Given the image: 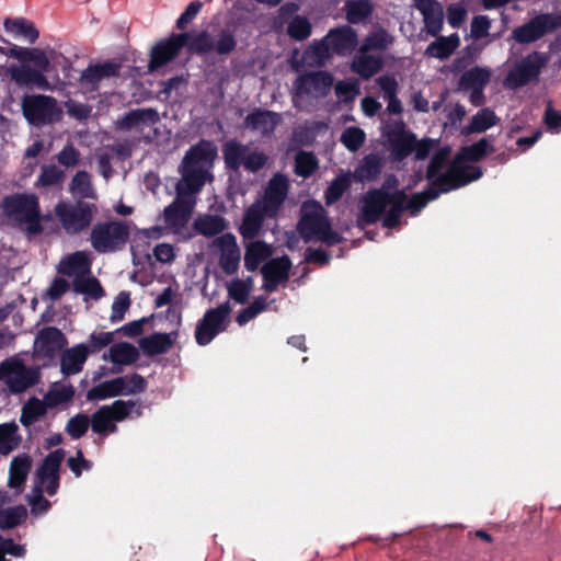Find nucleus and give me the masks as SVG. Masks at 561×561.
Wrapping results in <instances>:
<instances>
[{"label":"nucleus","instance_id":"nucleus-1","mask_svg":"<svg viewBox=\"0 0 561 561\" xmlns=\"http://www.w3.org/2000/svg\"><path fill=\"white\" fill-rule=\"evenodd\" d=\"M218 158V148L216 144L208 139H199L192 145L185 152L179 171L181 180L191 190L202 191L206 181L211 180L210 170L214 168Z\"/></svg>","mask_w":561,"mask_h":561},{"label":"nucleus","instance_id":"nucleus-2","mask_svg":"<svg viewBox=\"0 0 561 561\" xmlns=\"http://www.w3.org/2000/svg\"><path fill=\"white\" fill-rule=\"evenodd\" d=\"M494 147L489 144L486 138H481L477 142L465 146L456 153L447 171L438 176V182L443 184L450 183L455 190L479 180L483 172L480 167L463 164L465 162H479L488 153L493 152Z\"/></svg>","mask_w":561,"mask_h":561},{"label":"nucleus","instance_id":"nucleus-3","mask_svg":"<svg viewBox=\"0 0 561 561\" xmlns=\"http://www.w3.org/2000/svg\"><path fill=\"white\" fill-rule=\"evenodd\" d=\"M1 207L8 219L18 225H25L28 233H42V213L37 195L33 193H13L3 197Z\"/></svg>","mask_w":561,"mask_h":561},{"label":"nucleus","instance_id":"nucleus-4","mask_svg":"<svg viewBox=\"0 0 561 561\" xmlns=\"http://www.w3.org/2000/svg\"><path fill=\"white\" fill-rule=\"evenodd\" d=\"M548 62L549 55L547 53L534 50L510 69L504 84L510 89H518L533 82L536 83Z\"/></svg>","mask_w":561,"mask_h":561},{"label":"nucleus","instance_id":"nucleus-5","mask_svg":"<svg viewBox=\"0 0 561 561\" xmlns=\"http://www.w3.org/2000/svg\"><path fill=\"white\" fill-rule=\"evenodd\" d=\"M129 238V227L123 221L100 222L93 226L90 241L98 253L121 250Z\"/></svg>","mask_w":561,"mask_h":561},{"label":"nucleus","instance_id":"nucleus-6","mask_svg":"<svg viewBox=\"0 0 561 561\" xmlns=\"http://www.w3.org/2000/svg\"><path fill=\"white\" fill-rule=\"evenodd\" d=\"M21 105L25 119L33 126L53 124L61 117V110L56 99L49 95H25Z\"/></svg>","mask_w":561,"mask_h":561},{"label":"nucleus","instance_id":"nucleus-7","mask_svg":"<svg viewBox=\"0 0 561 561\" xmlns=\"http://www.w3.org/2000/svg\"><path fill=\"white\" fill-rule=\"evenodd\" d=\"M95 210L94 204L83 201L75 204L60 202L55 207V214L68 234H78L89 228Z\"/></svg>","mask_w":561,"mask_h":561},{"label":"nucleus","instance_id":"nucleus-8","mask_svg":"<svg viewBox=\"0 0 561 561\" xmlns=\"http://www.w3.org/2000/svg\"><path fill=\"white\" fill-rule=\"evenodd\" d=\"M175 191V198L163 210V219L168 228L180 230L188 222L195 206L194 195L201 191L191 190L181 182L176 183Z\"/></svg>","mask_w":561,"mask_h":561},{"label":"nucleus","instance_id":"nucleus-9","mask_svg":"<svg viewBox=\"0 0 561 561\" xmlns=\"http://www.w3.org/2000/svg\"><path fill=\"white\" fill-rule=\"evenodd\" d=\"M188 51L197 55L217 53L220 56H228L237 47V39L229 28H221L215 39L207 31H201L187 41Z\"/></svg>","mask_w":561,"mask_h":561},{"label":"nucleus","instance_id":"nucleus-10","mask_svg":"<svg viewBox=\"0 0 561 561\" xmlns=\"http://www.w3.org/2000/svg\"><path fill=\"white\" fill-rule=\"evenodd\" d=\"M561 27V14L540 13L515 27L512 38L518 44H530Z\"/></svg>","mask_w":561,"mask_h":561},{"label":"nucleus","instance_id":"nucleus-11","mask_svg":"<svg viewBox=\"0 0 561 561\" xmlns=\"http://www.w3.org/2000/svg\"><path fill=\"white\" fill-rule=\"evenodd\" d=\"M382 136L394 161H402L414 151L416 135L407 128L402 118L388 123L382 130Z\"/></svg>","mask_w":561,"mask_h":561},{"label":"nucleus","instance_id":"nucleus-12","mask_svg":"<svg viewBox=\"0 0 561 561\" xmlns=\"http://www.w3.org/2000/svg\"><path fill=\"white\" fill-rule=\"evenodd\" d=\"M333 82V75L325 70L302 73L294 82V99L304 95L324 99L329 95Z\"/></svg>","mask_w":561,"mask_h":561},{"label":"nucleus","instance_id":"nucleus-13","mask_svg":"<svg viewBox=\"0 0 561 561\" xmlns=\"http://www.w3.org/2000/svg\"><path fill=\"white\" fill-rule=\"evenodd\" d=\"M231 307L228 301L216 308L207 310L196 325V343L201 346L209 344L219 332L225 330L222 324L229 317Z\"/></svg>","mask_w":561,"mask_h":561},{"label":"nucleus","instance_id":"nucleus-14","mask_svg":"<svg viewBox=\"0 0 561 561\" xmlns=\"http://www.w3.org/2000/svg\"><path fill=\"white\" fill-rule=\"evenodd\" d=\"M190 38L191 34L184 32L159 41L150 51L149 69L157 70L176 58Z\"/></svg>","mask_w":561,"mask_h":561},{"label":"nucleus","instance_id":"nucleus-15","mask_svg":"<svg viewBox=\"0 0 561 561\" xmlns=\"http://www.w3.org/2000/svg\"><path fill=\"white\" fill-rule=\"evenodd\" d=\"M49 71L43 70L41 67H32L30 64H13L7 68L5 75L18 87L46 91L50 89V84L45 76Z\"/></svg>","mask_w":561,"mask_h":561},{"label":"nucleus","instance_id":"nucleus-16","mask_svg":"<svg viewBox=\"0 0 561 561\" xmlns=\"http://www.w3.org/2000/svg\"><path fill=\"white\" fill-rule=\"evenodd\" d=\"M330 222L325 209L318 202L302 206V214L297 224L300 237L306 241L313 240Z\"/></svg>","mask_w":561,"mask_h":561},{"label":"nucleus","instance_id":"nucleus-17","mask_svg":"<svg viewBox=\"0 0 561 561\" xmlns=\"http://www.w3.org/2000/svg\"><path fill=\"white\" fill-rule=\"evenodd\" d=\"M392 201L393 192H383L377 188L369 190L364 197L358 216V226L365 227L376 224Z\"/></svg>","mask_w":561,"mask_h":561},{"label":"nucleus","instance_id":"nucleus-18","mask_svg":"<svg viewBox=\"0 0 561 561\" xmlns=\"http://www.w3.org/2000/svg\"><path fill=\"white\" fill-rule=\"evenodd\" d=\"M1 368L5 370L7 386L14 393H22L28 388L38 383L41 375L37 368L28 367L23 363H16L9 367L7 363L1 364Z\"/></svg>","mask_w":561,"mask_h":561},{"label":"nucleus","instance_id":"nucleus-19","mask_svg":"<svg viewBox=\"0 0 561 561\" xmlns=\"http://www.w3.org/2000/svg\"><path fill=\"white\" fill-rule=\"evenodd\" d=\"M276 214L266 208L261 201H255L244 211L241 226L239 228L240 234L244 239H254L261 231L264 219L273 218Z\"/></svg>","mask_w":561,"mask_h":561},{"label":"nucleus","instance_id":"nucleus-20","mask_svg":"<svg viewBox=\"0 0 561 561\" xmlns=\"http://www.w3.org/2000/svg\"><path fill=\"white\" fill-rule=\"evenodd\" d=\"M213 245L220 250L219 265L227 275H232L238 271L240 263V249L236 237L228 232L217 237Z\"/></svg>","mask_w":561,"mask_h":561},{"label":"nucleus","instance_id":"nucleus-21","mask_svg":"<svg viewBox=\"0 0 561 561\" xmlns=\"http://www.w3.org/2000/svg\"><path fill=\"white\" fill-rule=\"evenodd\" d=\"M67 344L64 333L56 327L43 328L35 339L37 354L47 359H54Z\"/></svg>","mask_w":561,"mask_h":561},{"label":"nucleus","instance_id":"nucleus-22","mask_svg":"<svg viewBox=\"0 0 561 561\" xmlns=\"http://www.w3.org/2000/svg\"><path fill=\"white\" fill-rule=\"evenodd\" d=\"M334 55L345 56L352 53L358 44L356 31L350 25H341L329 30L324 36Z\"/></svg>","mask_w":561,"mask_h":561},{"label":"nucleus","instance_id":"nucleus-23","mask_svg":"<svg viewBox=\"0 0 561 561\" xmlns=\"http://www.w3.org/2000/svg\"><path fill=\"white\" fill-rule=\"evenodd\" d=\"M413 5L422 14L426 32L437 36L444 26V8L437 0H413Z\"/></svg>","mask_w":561,"mask_h":561},{"label":"nucleus","instance_id":"nucleus-24","mask_svg":"<svg viewBox=\"0 0 561 561\" xmlns=\"http://www.w3.org/2000/svg\"><path fill=\"white\" fill-rule=\"evenodd\" d=\"M121 64L105 61L103 64L90 65L80 77V83L89 91H96L103 79L119 76Z\"/></svg>","mask_w":561,"mask_h":561},{"label":"nucleus","instance_id":"nucleus-25","mask_svg":"<svg viewBox=\"0 0 561 561\" xmlns=\"http://www.w3.org/2000/svg\"><path fill=\"white\" fill-rule=\"evenodd\" d=\"M454 186L450 183L443 184L438 182V178L432 181V185L423 192L413 194L410 198L407 196L404 203L405 210H409L411 215L419 214L430 202L435 201L440 194L454 191Z\"/></svg>","mask_w":561,"mask_h":561},{"label":"nucleus","instance_id":"nucleus-26","mask_svg":"<svg viewBox=\"0 0 561 561\" xmlns=\"http://www.w3.org/2000/svg\"><path fill=\"white\" fill-rule=\"evenodd\" d=\"M280 122L282 116L279 113L262 108H254L244 118L245 127L254 131H260L263 136L274 134Z\"/></svg>","mask_w":561,"mask_h":561},{"label":"nucleus","instance_id":"nucleus-27","mask_svg":"<svg viewBox=\"0 0 561 561\" xmlns=\"http://www.w3.org/2000/svg\"><path fill=\"white\" fill-rule=\"evenodd\" d=\"M0 55L16 58L21 64L32 62L43 70H50V61L46 53L39 48L20 47L16 45H11L10 48L0 46Z\"/></svg>","mask_w":561,"mask_h":561},{"label":"nucleus","instance_id":"nucleus-28","mask_svg":"<svg viewBox=\"0 0 561 561\" xmlns=\"http://www.w3.org/2000/svg\"><path fill=\"white\" fill-rule=\"evenodd\" d=\"M160 122V115L156 108H135L125 113L117 122L121 130H130L139 126H150Z\"/></svg>","mask_w":561,"mask_h":561},{"label":"nucleus","instance_id":"nucleus-29","mask_svg":"<svg viewBox=\"0 0 561 561\" xmlns=\"http://www.w3.org/2000/svg\"><path fill=\"white\" fill-rule=\"evenodd\" d=\"M288 193V181L283 175L273 176L268 185L265 190L263 197L260 199L266 208L272 213L279 211L282 205L284 204L286 196Z\"/></svg>","mask_w":561,"mask_h":561},{"label":"nucleus","instance_id":"nucleus-30","mask_svg":"<svg viewBox=\"0 0 561 561\" xmlns=\"http://www.w3.org/2000/svg\"><path fill=\"white\" fill-rule=\"evenodd\" d=\"M89 356L88 345L80 343L64 351L60 357V370L65 376L79 374Z\"/></svg>","mask_w":561,"mask_h":561},{"label":"nucleus","instance_id":"nucleus-31","mask_svg":"<svg viewBox=\"0 0 561 561\" xmlns=\"http://www.w3.org/2000/svg\"><path fill=\"white\" fill-rule=\"evenodd\" d=\"M249 147L237 139H230L222 146V158L225 167L230 171H239L244 165Z\"/></svg>","mask_w":561,"mask_h":561},{"label":"nucleus","instance_id":"nucleus-32","mask_svg":"<svg viewBox=\"0 0 561 561\" xmlns=\"http://www.w3.org/2000/svg\"><path fill=\"white\" fill-rule=\"evenodd\" d=\"M435 37L436 41L428 44V46L425 49V55L427 57H433L442 60L446 59L450 57L460 45V38L457 33H454L449 36H442L438 34Z\"/></svg>","mask_w":561,"mask_h":561},{"label":"nucleus","instance_id":"nucleus-33","mask_svg":"<svg viewBox=\"0 0 561 561\" xmlns=\"http://www.w3.org/2000/svg\"><path fill=\"white\" fill-rule=\"evenodd\" d=\"M173 344L172 333H152L139 341L140 348L148 356L164 354Z\"/></svg>","mask_w":561,"mask_h":561},{"label":"nucleus","instance_id":"nucleus-34","mask_svg":"<svg viewBox=\"0 0 561 561\" xmlns=\"http://www.w3.org/2000/svg\"><path fill=\"white\" fill-rule=\"evenodd\" d=\"M91 262L87 254L81 251H77L72 254L64 257L58 264V272L67 276H81L90 273Z\"/></svg>","mask_w":561,"mask_h":561},{"label":"nucleus","instance_id":"nucleus-35","mask_svg":"<svg viewBox=\"0 0 561 561\" xmlns=\"http://www.w3.org/2000/svg\"><path fill=\"white\" fill-rule=\"evenodd\" d=\"M382 160L377 153L365 156L354 171V178L358 182L375 181L381 173Z\"/></svg>","mask_w":561,"mask_h":561},{"label":"nucleus","instance_id":"nucleus-36","mask_svg":"<svg viewBox=\"0 0 561 561\" xmlns=\"http://www.w3.org/2000/svg\"><path fill=\"white\" fill-rule=\"evenodd\" d=\"M229 224L219 215H204L194 220V229L202 236L210 238L224 232Z\"/></svg>","mask_w":561,"mask_h":561},{"label":"nucleus","instance_id":"nucleus-37","mask_svg":"<svg viewBox=\"0 0 561 561\" xmlns=\"http://www.w3.org/2000/svg\"><path fill=\"white\" fill-rule=\"evenodd\" d=\"M371 0H347L344 5L345 18L351 24L366 22L374 12Z\"/></svg>","mask_w":561,"mask_h":561},{"label":"nucleus","instance_id":"nucleus-38","mask_svg":"<svg viewBox=\"0 0 561 561\" xmlns=\"http://www.w3.org/2000/svg\"><path fill=\"white\" fill-rule=\"evenodd\" d=\"M65 454L62 448H58L44 458L36 473L41 484L46 483L47 478H60L59 471Z\"/></svg>","mask_w":561,"mask_h":561},{"label":"nucleus","instance_id":"nucleus-39","mask_svg":"<svg viewBox=\"0 0 561 561\" xmlns=\"http://www.w3.org/2000/svg\"><path fill=\"white\" fill-rule=\"evenodd\" d=\"M500 122L494 111L489 107H483L477 112L471 118V122L463 127L462 134L468 136L476 133H483L489 128L495 126Z\"/></svg>","mask_w":561,"mask_h":561},{"label":"nucleus","instance_id":"nucleus-40","mask_svg":"<svg viewBox=\"0 0 561 561\" xmlns=\"http://www.w3.org/2000/svg\"><path fill=\"white\" fill-rule=\"evenodd\" d=\"M383 67V60L380 56L362 53L352 64V70L362 79H369L378 73Z\"/></svg>","mask_w":561,"mask_h":561},{"label":"nucleus","instance_id":"nucleus-41","mask_svg":"<svg viewBox=\"0 0 561 561\" xmlns=\"http://www.w3.org/2000/svg\"><path fill=\"white\" fill-rule=\"evenodd\" d=\"M333 55L329 43L323 37L309 45L304 53V59L309 66L323 67Z\"/></svg>","mask_w":561,"mask_h":561},{"label":"nucleus","instance_id":"nucleus-42","mask_svg":"<svg viewBox=\"0 0 561 561\" xmlns=\"http://www.w3.org/2000/svg\"><path fill=\"white\" fill-rule=\"evenodd\" d=\"M491 72L486 68L474 66L465 72L459 78L458 85L461 90H470L476 88H485L490 82Z\"/></svg>","mask_w":561,"mask_h":561},{"label":"nucleus","instance_id":"nucleus-43","mask_svg":"<svg viewBox=\"0 0 561 561\" xmlns=\"http://www.w3.org/2000/svg\"><path fill=\"white\" fill-rule=\"evenodd\" d=\"M32 466L31 457L26 454L14 457L9 469V485L11 488L22 486L27 478Z\"/></svg>","mask_w":561,"mask_h":561},{"label":"nucleus","instance_id":"nucleus-44","mask_svg":"<svg viewBox=\"0 0 561 561\" xmlns=\"http://www.w3.org/2000/svg\"><path fill=\"white\" fill-rule=\"evenodd\" d=\"M123 378H113L92 387L87 392L88 401L105 400L123 394Z\"/></svg>","mask_w":561,"mask_h":561},{"label":"nucleus","instance_id":"nucleus-45","mask_svg":"<svg viewBox=\"0 0 561 561\" xmlns=\"http://www.w3.org/2000/svg\"><path fill=\"white\" fill-rule=\"evenodd\" d=\"M3 25L7 32L14 36H23L31 44L35 43L39 37V32L36 30L34 23L24 18H7Z\"/></svg>","mask_w":561,"mask_h":561},{"label":"nucleus","instance_id":"nucleus-46","mask_svg":"<svg viewBox=\"0 0 561 561\" xmlns=\"http://www.w3.org/2000/svg\"><path fill=\"white\" fill-rule=\"evenodd\" d=\"M22 442L19 426L15 422L0 424V455H9L15 450Z\"/></svg>","mask_w":561,"mask_h":561},{"label":"nucleus","instance_id":"nucleus-47","mask_svg":"<svg viewBox=\"0 0 561 561\" xmlns=\"http://www.w3.org/2000/svg\"><path fill=\"white\" fill-rule=\"evenodd\" d=\"M405 202L407 194L403 190H397L393 192V201L388 205L389 209L382 220L383 227L393 229L400 225L401 216L405 210Z\"/></svg>","mask_w":561,"mask_h":561},{"label":"nucleus","instance_id":"nucleus-48","mask_svg":"<svg viewBox=\"0 0 561 561\" xmlns=\"http://www.w3.org/2000/svg\"><path fill=\"white\" fill-rule=\"evenodd\" d=\"M69 191L73 196L79 197L80 201L85 198H96V193L91 181V175L87 171H78L72 176Z\"/></svg>","mask_w":561,"mask_h":561},{"label":"nucleus","instance_id":"nucleus-49","mask_svg":"<svg viewBox=\"0 0 561 561\" xmlns=\"http://www.w3.org/2000/svg\"><path fill=\"white\" fill-rule=\"evenodd\" d=\"M49 405L36 397H32L24 403L20 422L23 426L30 427L47 413Z\"/></svg>","mask_w":561,"mask_h":561},{"label":"nucleus","instance_id":"nucleus-50","mask_svg":"<svg viewBox=\"0 0 561 561\" xmlns=\"http://www.w3.org/2000/svg\"><path fill=\"white\" fill-rule=\"evenodd\" d=\"M271 255L270 247L263 241H253L245 248L244 266L254 272L266 257Z\"/></svg>","mask_w":561,"mask_h":561},{"label":"nucleus","instance_id":"nucleus-51","mask_svg":"<svg viewBox=\"0 0 561 561\" xmlns=\"http://www.w3.org/2000/svg\"><path fill=\"white\" fill-rule=\"evenodd\" d=\"M291 268V261L289 256L283 255L280 257H275L266 262L262 268V276L268 275V277L277 278L282 282H285L289 277V271Z\"/></svg>","mask_w":561,"mask_h":561},{"label":"nucleus","instance_id":"nucleus-52","mask_svg":"<svg viewBox=\"0 0 561 561\" xmlns=\"http://www.w3.org/2000/svg\"><path fill=\"white\" fill-rule=\"evenodd\" d=\"M138 358L139 352L130 343L122 342L110 348L108 359L114 364L130 365Z\"/></svg>","mask_w":561,"mask_h":561},{"label":"nucleus","instance_id":"nucleus-53","mask_svg":"<svg viewBox=\"0 0 561 561\" xmlns=\"http://www.w3.org/2000/svg\"><path fill=\"white\" fill-rule=\"evenodd\" d=\"M90 423L92 431L98 434L114 433L117 431V426L113 421V415L107 405H103L96 410L92 414Z\"/></svg>","mask_w":561,"mask_h":561},{"label":"nucleus","instance_id":"nucleus-54","mask_svg":"<svg viewBox=\"0 0 561 561\" xmlns=\"http://www.w3.org/2000/svg\"><path fill=\"white\" fill-rule=\"evenodd\" d=\"M27 517L23 505L11 506L0 511V529L8 530L19 526Z\"/></svg>","mask_w":561,"mask_h":561},{"label":"nucleus","instance_id":"nucleus-55","mask_svg":"<svg viewBox=\"0 0 561 561\" xmlns=\"http://www.w3.org/2000/svg\"><path fill=\"white\" fill-rule=\"evenodd\" d=\"M319 168V162L313 152L299 151L295 157V173L307 179Z\"/></svg>","mask_w":561,"mask_h":561},{"label":"nucleus","instance_id":"nucleus-56","mask_svg":"<svg viewBox=\"0 0 561 561\" xmlns=\"http://www.w3.org/2000/svg\"><path fill=\"white\" fill-rule=\"evenodd\" d=\"M392 43V37L389 33L380 28L371 34L367 35L360 46V53L369 50H385Z\"/></svg>","mask_w":561,"mask_h":561},{"label":"nucleus","instance_id":"nucleus-57","mask_svg":"<svg viewBox=\"0 0 561 561\" xmlns=\"http://www.w3.org/2000/svg\"><path fill=\"white\" fill-rule=\"evenodd\" d=\"M73 288L79 294H85L93 299H100L104 295L101 283L95 277L77 276L73 280Z\"/></svg>","mask_w":561,"mask_h":561},{"label":"nucleus","instance_id":"nucleus-58","mask_svg":"<svg viewBox=\"0 0 561 561\" xmlns=\"http://www.w3.org/2000/svg\"><path fill=\"white\" fill-rule=\"evenodd\" d=\"M450 154V148L448 146L439 148L432 156L430 163L426 169L425 178L432 184V181L438 178L442 173V169L446 165Z\"/></svg>","mask_w":561,"mask_h":561},{"label":"nucleus","instance_id":"nucleus-59","mask_svg":"<svg viewBox=\"0 0 561 561\" xmlns=\"http://www.w3.org/2000/svg\"><path fill=\"white\" fill-rule=\"evenodd\" d=\"M267 309L266 297L261 295L253 299V301L243 308L237 316L236 321L239 325H244L254 319L259 313Z\"/></svg>","mask_w":561,"mask_h":561},{"label":"nucleus","instance_id":"nucleus-60","mask_svg":"<svg viewBox=\"0 0 561 561\" xmlns=\"http://www.w3.org/2000/svg\"><path fill=\"white\" fill-rule=\"evenodd\" d=\"M65 179V172L55 164H45L41 169V174L36 181L37 187H49L61 183Z\"/></svg>","mask_w":561,"mask_h":561},{"label":"nucleus","instance_id":"nucleus-61","mask_svg":"<svg viewBox=\"0 0 561 561\" xmlns=\"http://www.w3.org/2000/svg\"><path fill=\"white\" fill-rule=\"evenodd\" d=\"M312 32L309 20L301 15H296L287 26V34L295 41L307 39Z\"/></svg>","mask_w":561,"mask_h":561},{"label":"nucleus","instance_id":"nucleus-62","mask_svg":"<svg viewBox=\"0 0 561 561\" xmlns=\"http://www.w3.org/2000/svg\"><path fill=\"white\" fill-rule=\"evenodd\" d=\"M366 135L359 127H347L341 135V142L351 152H356L365 142Z\"/></svg>","mask_w":561,"mask_h":561},{"label":"nucleus","instance_id":"nucleus-63","mask_svg":"<svg viewBox=\"0 0 561 561\" xmlns=\"http://www.w3.org/2000/svg\"><path fill=\"white\" fill-rule=\"evenodd\" d=\"M350 187V180L346 176L335 178L324 192V199L327 205L336 203L345 191Z\"/></svg>","mask_w":561,"mask_h":561},{"label":"nucleus","instance_id":"nucleus-64","mask_svg":"<svg viewBox=\"0 0 561 561\" xmlns=\"http://www.w3.org/2000/svg\"><path fill=\"white\" fill-rule=\"evenodd\" d=\"M90 419L87 414L78 413L70 417L66 425V432L75 439L81 438L89 430Z\"/></svg>","mask_w":561,"mask_h":561}]
</instances>
